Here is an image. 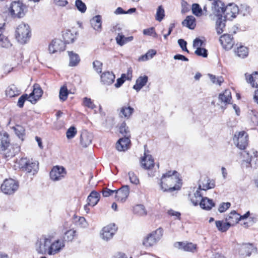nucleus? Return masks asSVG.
<instances>
[{
	"label": "nucleus",
	"mask_w": 258,
	"mask_h": 258,
	"mask_svg": "<svg viewBox=\"0 0 258 258\" xmlns=\"http://www.w3.org/2000/svg\"><path fill=\"white\" fill-rule=\"evenodd\" d=\"M181 180L175 170H170L163 174L158 184L164 192H172L180 189Z\"/></svg>",
	"instance_id": "f257e3e1"
},
{
	"label": "nucleus",
	"mask_w": 258,
	"mask_h": 258,
	"mask_svg": "<svg viewBox=\"0 0 258 258\" xmlns=\"http://www.w3.org/2000/svg\"><path fill=\"white\" fill-rule=\"evenodd\" d=\"M225 8L224 3L220 0H217L213 2L212 10L213 14L217 17L216 22V29L218 34H220L223 32L225 27V19H223V14Z\"/></svg>",
	"instance_id": "f03ea898"
},
{
	"label": "nucleus",
	"mask_w": 258,
	"mask_h": 258,
	"mask_svg": "<svg viewBox=\"0 0 258 258\" xmlns=\"http://www.w3.org/2000/svg\"><path fill=\"white\" fill-rule=\"evenodd\" d=\"M15 36L17 41L21 44L26 43L31 37V30L28 24L22 23L16 29Z\"/></svg>",
	"instance_id": "7ed1b4c3"
},
{
	"label": "nucleus",
	"mask_w": 258,
	"mask_h": 258,
	"mask_svg": "<svg viewBox=\"0 0 258 258\" xmlns=\"http://www.w3.org/2000/svg\"><path fill=\"white\" fill-rule=\"evenodd\" d=\"M19 165L20 168L22 171L33 175L36 174L39 169L38 163L37 161L26 158H21L19 161Z\"/></svg>",
	"instance_id": "20e7f679"
},
{
	"label": "nucleus",
	"mask_w": 258,
	"mask_h": 258,
	"mask_svg": "<svg viewBox=\"0 0 258 258\" xmlns=\"http://www.w3.org/2000/svg\"><path fill=\"white\" fill-rule=\"evenodd\" d=\"M163 230L159 228L148 234L142 242L143 245L146 247H152L157 243L163 236Z\"/></svg>",
	"instance_id": "39448f33"
},
{
	"label": "nucleus",
	"mask_w": 258,
	"mask_h": 258,
	"mask_svg": "<svg viewBox=\"0 0 258 258\" xmlns=\"http://www.w3.org/2000/svg\"><path fill=\"white\" fill-rule=\"evenodd\" d=\"M19 184L17 181L12 178L6 179L1 185L2 191L6 195H13L18 189Z\"/></svg>",
	"instance_id": "423d86ee"
},
{
	"label": "nucleus",
	"mask_w": 258,
	"mask_h": 258,
	"mask_svg": "<svg viewBox=\"0 0 258 258\" xmlns=\"http://www.w3.org/2000/svg\"><path fill=\"white\" fill-rule=\"evenodd\" d=\"M233 141L236 146L240 150H244L248 145V135L244 131L236 133Z\"/></svg>",
	"instance_id": "0eeeda50"
},
{
	"label": "nucleus",
	"mask_w": 258,
	"mask_h": 258,
	"mask_svg": "<svg viewBox=\"0 0 258 258\" xmlns=\"http://www.w3.org/2000/svg\"><path fill=\"white\" fill-rule=\"evenodd\" d=\"M51 239L46 237L41 238L36 243V250L39 253L50 255Z\"/></svg>",
	"instance_id": "6e6552de"
},
{
	"label": "nucleus",
	"mask_w": 258,
	"mask_h": 258,
	"mask_svg": "<svg viewBox=\"0 0 258 258\" xmlns=\"http://www.w3.org/2000/svg\"><path fill=\"white\" fill-rule=\"evenodd\" d=\"M25 6L20 1L14 2L10 7V13L13 18H22L24 16Z\"/></svg>",
	"instance_id": "1a4fd4ad"
},
{
	"label": "nucleus",
	"mask_w": 258,
	"mask_h": 258,
	"mask_svg": "<svg viewBox=\"0 0 258 258\" xmlns=\"http://www.w3.org/2000/svg\"><path fill=\"white\" fill-rule=\"evenodd\" d=\"M121 28L119 25H115L112 29V31L117 34L115 38V40L117 44L120 46H122L126 43L131 41L133 39V36H130L126 37L124 35L120 32Z\"/></svg>",
	"instance_id": "9d476101"
},
{
	"label": "nucleus",
	"mask_w": 258,
	"mask_h": 258,
	"mask_svg": "<svg viewBox=\"0 0 258 258\" xmlns=\"http://www.w3.org/2000/svg\"><path fill=\"white\" fill-rule=\"evenodd\" d=\"M239 13V9L234 4H230L227 5L224 9L223 17L228 20H232L235 18Z\"/></svg>",
	"instance_id": "9b49d317"
},
{
	"label": "nucleus",
	"mask_w": 258,
	"mask_h": 258,
	"mask_svg": "<svg viewBox=\"0 0 258 258\" xmlns=\"http://www.w3.org/2000/svg\"><path fill=\"white\" fill-rule=\"evenodd\" d=\"M117 230L115 224H110L105 226L102 229L100 235L102 239L105 241H108L111 239L115 234Z\"/></svg>",
	"instance_id": "f8f14e48"
},
{
	"label": "nucleus",
	"mask_w": 258,
	"mask_h": 258,
	"mask_svg": "<svg viewBox=\"0 0 258 258\" xmlns=\"http://www.w3.org/2000/svg\"><path fill=\"white\" fill-rule=\"evenodd\" d=\"M66 175V171L65 168L62 166H54L50 172V177L53 181L60 180Z\"/></svg>",
	"instance_id": "ddd939ff"
},
{
	"label": "nucleus",
	"mask_w": 258,
	"mask_h": 258,
	"mask_svg": "<svg viewBox=\"0 0 258 258\" xmlns=\"http://www.w3.org/2000/svg\"><path fill=\"white\" fill-rule=\"evenodd\" d=\"M65 47L64 43L62 40L55 39L51 42L48 49L50 53H54L63 51Z\"/></svg>",
	"instance_id": "4468645a"
},
{
	"label": "nucleus",
	"mask_w": 258,
	"mask_h": 258,
	"mask_svg": "<svg viewBox=\"0 0 258 258\" xmlns=\"http://www.w3.org/2000/svg\"><path fill=\"white\" fill-rule=\"evenodd\" d=\"M219 41L223 47L227 50L231 49L234 44L233 38L230 34H225L222 35L219 39Z\"/></svg>",
	"instance_id": "2eb2a0df"
},
{
	"label": "nucleus",
	"mask_w": 258,
	"mask_h": 258,
	"mask_svg": "<svg viewBox=\"0 0 258 258\" xmlns=\"http://www.w3.org/2000/svg\"><path fill=\"white\" fill-rule=\"evenodd\" d=\"M215 186V181L210 180L207 177H202L199 180V188L200 190L206 191L208 189L213 188Z\"/></svg>",
	"instance_id": "dca6fc26"
},
{
	"label": "nucleus",
	"mask_w": 258,
	"mask_h": 258,
	"mask_svg": "<svg viewBox=\"0 0 258 258\" xmlns=\"http://www.w3.org/2000/svg\"><path fill=\"white\" fill-rule=\"evenodd\" d=\"M115 198L117 201L123 202L125 201L130 193V188L128 185L122 186L118 190H116Z\"/></svg>",
	"instance_id": "f3484780"
},
{
	"label": "nucleus",
	"mask_w": 258,
	"mask_h": 258,
	"mask_svg": "<svg viewBox=\"0 0 258 258\" xmlns=\"http://www.w3.org/2000/svg\"><path fill=\"white\" fill-rule=\"evenodd\" d=\"M33 91L29 95V101L32 103H35L39 99L43 94V91L40 85L38 84H35L33 85Z\"/></svg>",
	"instance_id": "a211bd4d"
},
{
	"label": "nucleus",
	"mask_w": 258,
	"mask_h": 258,
	"mask_svg": "<svg viewBox=\"0 0 258 258\" xmlns=\"http://www.w3.org/2000/svg\"><path fill=\"white\" fill-rule=\"evenodd\" d=\"M64 241L60 239H57L54 242L50 241V255H54L59 252L64 247Z\"/></svg>",
	"instance_id": "6ab92c4d"
},
{
	"label": "nucleus",
	"mask_w": 258,
	"mask_h": 258,
	"mask_svg": "<svg viewBox=\"0 0 258 258\" xmlns=\"http://www.w3.org/2000/svg\"><path fill=\"white\" fill-rule=\"evenodd\" d=\"M174 246L186 251L194 252L197 249V245L191 242H176Z\"/></svg>",
	"instance_id": "aec40b11"
},
{
	"label": "nucleus",
	"mask_w": 258,
	"mask_h": 258,
	"mask_svg": "<svg viewBox=\"0 0 258 258\" xmlns=\"http://www.w3.org/2000/svg\"><path fill=\"white\" fill-rule=\"evenodd\" d=\"M141 166L145 169H150L154 165V161L151 155L147 154L146 152L144 156L141 161Z\"/></svg>",
	"instance_id": "412c9836"
},
{
	"label": "nucleus",
	"mask_w": 258,
	"mask_h": 258,
	"mask_svg": "<svg viewBox=\"0 0 258 258\" xmlns=\"http://www.w3.org/2000/svg\"><path fill=\"white\" fill-rule=\"evenodd\" d=\"M130 142V137H124L118 141L116 148L119 151H124L129 148Z\"/></svg>",
	"instance_id": "4be33fe9"
},
{
	"label": "nucleus",
	"mask_w": 258,
	"mask_h": 258,
	"mask_svg": "<svg viewBox=\"0 0 258 258\" xmlns=\"http://www.w3.org/2000/svg\"><path fill=\"white\" fill-rule=\"evenodd\" d=\"M246 82L250 84L252 87L258 88V72H254L252 74H245Z\"/></svg>",
	"instance_id": "5701e85b"
},
{
	"label": "nucleus",
	"mask_w": 258,
	"mask_h": 258,
	"mask_svg": "<svg viewBox=\"0 0 258 258\" xmlns=\"http://www.w3.org/2000/svg\"><path fill=\"white\" fill-rule=\"evenodd\" d=\"M253 249L251 244H244L241 245L238 249V253L240 255L245 257L249 256Z\"/></svg>",
	"instance_id": "b1692460"
},
{
	"label": "nucleus",
	"mask_w": 258,
	"mask_h": 258,
	"mask_svg": "<svg viewBox=\"0 0 258 258\" xmlns=\"http://www.w3.org/2000/svg\"><path fill=\"white\" fill-rule=\"evenodd\" d=\"M9 136L6 133H0V151H5L10 146Z\"/></svg>",
	"instance_id": "393cba45"
},
{
	"label": "nucleus",
	"mask_w": 258,
	"mask_h": 258,
	"mask_svg": "<svg viewBox=\"0 0 258 258\" xmlns=\"http://www.w3.org/2000/svg\"><path fill=\"white\" fill-rule=\"evenodd\" d=\"M115 75L112 72H106L101 76V82L105 85H109L114 81Z\"/></svg>",
	"instance_id": "a878e982"
},
{
	"label": "nucleus",
	"mask_w": 258,
	"mask_h": 258,
	"mask_svg": "<svg viewBox=\"0 0 258 258\" xmlns=\"http://www.w3.org/2000/svg\"><path fill=\"white\" fill-rule=\"evenodd\" d=\"M134 112V109L130 106H123L120 108L119 115L121 117L128 119Z\"/></svg>",
	"instance_id": "bb28decb"
},
{
	"label": "nucleus",
	"mask_w": 258,
	"mask_h": 258,
	"mask_svg": "<svg viewBox=\"0 0 258 258\" xmlns=\"http://www.w3.org/2000/svg\"><path fill=\"white\" fill-rule=\"evenodd\" d=\"M101 16L96 15L92 18L90 20V23L92 27L96 31L100 32L102 29Z\"/></svg>",
	"instance_id": "cd10ccee"
},
{
	"label": "nucleus",
	"mask_w": 258,
	"mask_h": 258,
	"mask_svg": "<svg viewBox=\"0 0 258 258\" xmlns=\"http://www.w3.org/2000/svg\"><path fill=\"white\" fill-rule=\"evenodd\" d=\"M240 220V215L235 211L231 212L226 218V221L228 222L231 226L237 223Z\"/></svg>",
	"instance_id": "c85d7f7f"
},
{
	"label": "nucleus",
	"mask_w": 258,
	"mask_h": 258,
	"mask_svg": "<svg viewBox=\"0 0 258 258\" xmlns=\"http://www.w3.org/2000/svg\"><path fill=\"white\" fill-rule=\"evenodd\" d=\"M93 137L88 133H83L80 137V143L83 147H87L91 144Z\"/></svg>",
	"instance_id": "c756f323"
},
{
	"label": "nucleus",
	"mask_w": 258,
	"mask_h": 258,
	"mask_svg": "<svg viewBox=\"0 0 258 258\" xmlns=\"http://www.w3.org/2000/svg\"><path fill=\"white\" fill-rule=\"evenodd\" d=\"M99 199L100 194L96 191H92L87 198L88 205L94 206L98 203Z\"/></svg>",
	"instance_id": "7c9ffc66"
},
{
	"label": "nucleus",
	"mask_w": 258,
	"mask_h": 258,
	"mask_svg": "<svg viewBox=\"0 0 258 258\" xmlns=\"http://www.w3.org/2000/svg\"><path fill=\"white\" fill-rule=\"evenodd\" d=\"M21 94V90L14 84L10 85L6 90V94L10 98L17 96Z\"/></svg>",
	"instance_id": "2f4dec72"
},
{
	"label": "nucleus",
	"mask_w": 258,
	"mask_h": 258,
	"mask_svg": "<svg viewBox=\"0 0 258 258\" xmlns=\"http://www.w3.org/2000/svg\"><path fill=\"white\" fill-rule=\"evenodd\" d=\"M231 91L229 89L225 90L223 93H220L219 95V101L225 105L231 103Z\"/></svg>",
	"instance_id": "473e14b6"
},
{
	"label": "nucleus",
	"mask_w": 258,
	"mask_h": 258,
	"mask_svg": "<svg viewBox=\"0 0 258 258\" xmlns=\"http://www.w3.org/2000/svg\"><path fill=\"white\" fill-rule=\"evenodd\" d=\"M148 79V78L147 76L140 77L136 80V84L134 85L133 88L138 92L146 84Z\"/></svg>",
	"instance_id": "72a5a7b5"
},
{
	"label": "nucleus",
	"mask_w": 258,
	"mask_h": 258,
	"mask_svg": "<svg viewBox=\"0 0 258 258\" xmlns=\"http://www.w3.org/2000/svg\"><path fill=\"white\" fill-rule=\"evenodd\" d=\"M200 205L202 209L209 210L215 206V204L212 200L207 197H204L202 199Z\"/></svg>",
	"instance_id": "f704fd0d"
},
{
	"label": "nucleus",
	"mask_w": 258,
	"mask_h": 258,
	"mask_svg": "<svg viewBox=\"0 0 258 258\" xmlns=\"http://www.w3.org/2000/svg\"><path fill=\"white\" fill-rule=\"evenodd\" d=\"M190 200L194 206H197L201 201L203 197L201 190L198 189L192 196L189 195Z\"/></svg>",
	"instance_id": "c9c22d12"
},
{
	"label": "nucleus",
	"mask_w": 258,
	"mask_h": 258,
	"mask_svg": "<svg viewBox=\"0 0 258 258\" xmlns=\"http://www.w3.org/2000/svg\"><path fill=\"white\" fill-rule=\"evenodd\" d=\"M182 24L190 29H194L196 25V19L193 16H188Z\"/></svg>",
	"instance_id": "e433bc0d"
},
{
	"label": "nucleus",
	"mask_w": 258,
	"mask_h": 258,
	"mask_svg": "<svg viewBox=\"0 0 258 258\" xmlns=\"http://www.w3.org/2000/svg\"><path fill=\"white\" fill-rule=\"evenodd\" d=\"M248 48L244 46H240L235 50L236 55L240 58H244L248 55Z\"/></svg>",
	"instance_id": "4c0bfd02"
},
{
	"label": "nucleus",
	"mask_w": 258,
	"mask_h": 258,
	"mask_svg": "<svg viewBox=\"0 0 258 258\" xmlns=\"http://www.w3.org/2000/svg\"><path fill=\"white\" fill-rule=\"evenodd\" d=\"M68 54L70 57L69 66L71 67L76 66L80 61L79 55L73 51H68Z\"/></svg>",
	"instance_id": "58836bf2"
},
{
	"label": "nucleus",
	"mask_w": 258,
	"mask_h": 258,
	"mask_svg": "<svg viewBox=\"0 0 258 258\" xmlns=\"http://www.w3.org/2000/svg\"><path fill=\"white\" fill-rule=\"evenodd\" d=\"M64 43L65 44H69L73 43L76 39V36L71 31L67 30L62 35Z\"/></svg>",
	"instance_id": "ea45409f"
},
{
	"label": "nucleus",
	"mask_w": 258,
	"mask_h": 258,
	"mask_svg": "<svg viewBox=\"0 0 258 258\" xmlns=\"http://www.w3.org/2000/svg\"><path fill=\"white\" fill-rule=\"evenodd\" d=\"M215 224L218 230L222 232H226L231 226L228 222H224L223 221H216Z\"/></svg>",
	"instance_id": "a19ab883"
},
{
	"label": "nucleus",
	"mask_w": 258,
	"mask_h": 258,
	"mask_svg": "<svg viewBox=\"0 0 258 258\" xmlns=\"http://www.w3.org/2000/svg\"><path fill=\"white\" fill-rule=\"evenodd\" d=\"M13 129L19 138L23 141L25 135V130L24 127L17 124L13 126Z\"/></svg>",
	"instance_id": "79ce46f5"
},
{
	"label": "nucleus",
	"mask_w": 258,
	"mask_h": 258,
	"mask_svg": "<svg viewBox=\"0 0 258 258\" xmlns=\"http://www.w3.org/2000/svg\"><path fill=\"white\" fill-rule=\"evenodd\" d=\"M156 54V51L154 49L149 50L145 54L142 55L139 58V61H147L151 59Z\"/></svg>",
	"instance_id": "37998d69"
},
{
	"label": "nucleus",
	"mask_w": 258,
	"mask_h": 258,
	"mask_svg": "<svg viewBox=\"0 0 258 258\" xmlns=\"http://www.w3.org/2000/svg\"><path fill=\"white\" fill-rule=\"evenodd\" d=\"M11 43L8 37L5 35L2 34L0 36V47L3 48H9L11 47Z\"/></svg>",
	"instance_id": "c03bdc74"
},
{
	"label": "nucleus",
	"mask_w": 258,
	"mask_h": 258,
	"mask_svg": "<svg viewBox=\"0 0 258 258\" xmlns=\"http://www.w3.org/2000/svg\"><path fill=\"white\" fill-rule=\"evenodd\" d=\"M134 212L139 216H145L147 214V211L143 205H137L134 208Z\"/></svg>",
	"instance_id": "a18cd8bd"
},
{
	"label": "nucleus",
	"mask_w": 258,
	"mask_h": 258,
	"mask_svg": "<svg viewBox=\"0 0 258 258\" xmlns=\"http://www.w3.org/2000/svg\"><path fill=\"white\" fill-rule=\"evenodd\" d=\"M165 16V12L164 10L162 7V6H160L158 7L157 10L155 19L157 21L159 22H161Z\"/></svg>",
	"instance_id": "49530a36"
},
{
	"label": "nucleus",
	"mask_w": 258,
	"mask_h": 258,
	"mask_svg": "<svg viewBox=\"0 0 258 258\" xmlns=\"http://www.w3.org/2000/svg\"><path fill=\"white\" fill-rule=\"evenodd\" d=\"M119 129L120 133L124 135V137H130L128 127L125 122L121 123Z\"/></svg>",
	"instance_id": "de8ad7c7"
},
{
	"label": "nucleus",
	"mask_w": 258,
	"mask_h": 258,
	"mask_svg": "<svg viewBox=\"0 0 258 258\" xmlns=\"http://www.w3.org/2000/svg\"><path fill=\"white\" fill-rule=\"evenodd\" d=\"M68 96V90L66 86H63L61 87L60 91H59V99L60 100H62L63 101L67 100Z\"/></svg>",
	"instance_id": "09e8293b"
},
{
	"label": "nucleus",
	"mask_w": 258,
	"mask_h": 258,
	"mask_svg": "<svg viewBox=\"0 0 258 258\" xmlns=\"http://www.w3.org/2000/svg\"><path fill=\"white\" fill-rule=\"evenodd\" d=\"M208 76H209L211 81L214 84L221 85V84L224 82V79L222 76L217 77L216 76L212 74H209Z\"/></svg>",
	"instance_id": "8fccbe9b"
},
{
	"label": "nucleus",
	"mask_w": 258,
	"mask_h": 258,
	"mask_svg": "<svg viewBox=\"0 0 258 258\" xmlns=\"http://www.w3.org/2000/svg\"><path fill=\"white\" fill-rule=\"evenodd\" d=\"M75 6L80 12L84 13L86 12L87 9L86 6L81 0H76Z\"/></svg>",
	"instance_id": "3c124183"
},
{
	"label": "nucleus",
	"mask_w": 258,
	"mask_h": 258,
	"mask_svg": "<svg viewBox=\"0 0 258 258\" xmlns=\"http://www.w3.org/2000/svg\"><path fill=\"white\" fill-rule=\"evenodd\" d=\"M130 182L134 184L137 185L139 184L140 180L138 176L133 171H130L128 173Z\"/></svg>",
	"instance_id": "603ef678"
},
{
	"label": "nucleus",
	"mask_w": 258,
	"mask_h": 258,
	"mask_svg": "<svg viewBox=\"0 0 258 258\" xmlns=\"http://www.w3.org/2000/svg\"><path fill=\"white\" fill-rule=\"evenodd\" d=\"M192 12L196 16H201L202 14V10L200 5L198 4H194L192 5Z\"/></svg>",
	"instance_id": "864d4df0"
},
{
	"label": "nucleus",
	"mask_w": 258,
	"mask_h": 258,
	"mask_svg": "<svg viewBox=\"0 0 258 258\" xmlns=\"http://www.w3.org/2000/svg\"><path fill=\"white\" fill-rule=\"evenodd\" d=\"M77 130L75 127H70L66 132L67 138L68 139H71L73 138L77 134Z\"/></svg>",
	"instance_id": "5fc2aeb1"
},
{
	"label": "nucleus",
	"mask_w": 258,
	"mask_h": 258,
	"mask_svg": "<svg viewBox=\"0 0 258 258\" xmlns=\"http://www.w3.org/2000/svg\"><path fill=\"white\" fill-rule=\"evenodd\" d=\"M83 105L92 109L96 107V105L94 104L92 100L90 98H88L87 97L84 98Z\"/></svg>",
	"instance_id": "6e6d98bb"
},
{
	"label": "nucleus",
	"mask_w": 258,
	"mask_h": 258,
	"mask_svg": "<svg viewBox=\"0 0 258 258\" xmlns=\"http://www.w3.org/2000/svg\"><path fill=\"white\" fill-rule=\"evenodd\" d=\"M195 53L203 57H207L208 56L207 50L204 48H198L195 51Z\"/></svg>",
	"instance_id": "4d7b16f0"
},
{
	"label": "nucleus",
	"mask_w": 258,
	"mask_h": 258,
	"mask_svg": "<svg viewBox=\"0 0 258 258\" xmlns=\"http://www.w3.org/2000/svg\"><path fill=\"white\" fill-rule=\"evenodd\" d=\"M75 233H76V231L74 230L71 229V230H68L65 233L64 239H66V240H67L68 241H72L74 237Z\"/></svg>",
	"instance_id": "13d9d810"
},
{
	"label": "nucleus",
	"mask_w": 258,
	"mask_h": 258,
	"mask_svg": "<svg viewBox=\"0 0 258 258\" xmlns=\"http://www.w3.org/2000/svg\"><path fill=\"white\" fill-rule=\"evenodd\" d=\"M27 99L29 100V96H28L27 94H26L22 95L18 99V104H17L18 106L20 108L23 107L24 106L25 101Z\"/></svg>",
	"instance_id": "bf43d9fd"
},
{
	"label": "nucleus",
	"mask_w": 258,
	"mask_h": 258,
	"mask_svg": "<svg viewBox=\"0 0 258 258\" xmlns=\"http://www.w3.org/2000/svg\"><path fill=\"white\" fill-rule=\"evenodd\" d=\"M93 68L98 73H100L102 72V63L99 60H95L93 62Z\"/></svg>",
	"instance_id": "052dcab7"
},
{
	"label": "nucleus",
	"mask_w": 258,
	"mask_h": 258,
	"mask_svg": "<svg viewBox=\"0 0 258 258\" xmlns=\"http://www.w3.org/2000/svg\"><path fill=\"white\" fill-rule=\"evenodd\" d=\"M126 78V74H123L120 78H118L116 80V83L114 84L116 88L120 87L125 81Z\"/></svg>",
	"instance_id": "680f3d73"
},
{
	"label": "nucleus",
	"mask_w": 258,
	"mask_h": 258,
	"mask_svg": "<svg viewBox=\"0 0 258 258\" xmlns=\"http://www.w3.org/2000/svg\"><path fill=\"white\" fill-rule=\"evenodd\" d=\"M178 44L183 51H185L189 53V51L186 47L187 42L184 39H179L178 40Z\"/></svg>",
	"instance_id": "e2e57ef3"
},
{
	"label": "nucleus",
	"mask_w": 258,
	"mask_h": 258,
	"mask_svg": "<svg viewBox=\"0 0 258 258\" xmlns=\"http://www.w3.org/2000/svg\"><path fill=\"white\" fill-rule=\"evenodd\" d=\"M231 206V204L229 202L222 203L219 206L218 211L220 213L224 212L227 210Z\"/></svg>",
	"instance_id": "0e129e2a"
},
{
	"label": "nucleus",
	"mask_w": 258,
	"mask_h": 258,
	"mask_svg": "<svg viewBox=\"0 0 258 258\" xmlns=\"http://www.w3.org/2000/svg\"><path fill=\"white\" fill-rule=\"evenodd\" d=\"M181 13H185L188 12L190 10V7L187 3L185 1H182L181 2Z\"/></svg>",
	"instance_id": "69168bd1"
},
{
	"label": "nucleus",
	"mask_w": 258,
	"mask_h": 258,
	"mask_svg": "<svg viewBox=\"0 0 258 258\" xmlns=\"http://www.w3.org/2000/svg\"><path fill=\"white\" fill-rule=\"evenodd\" d=\"M116 190H111L108 188H104L102 190V195L104 197H108L115 192Z\"/></svg>",
	"instance_id": "338daca9"
},
{
	"label": "nucleus",
	"mask_w": 258,
	"mask_h": 258,
	"mask_svg": "<svg viewBox=\"0 0 258 258\" xmlns=\"http://www.w3.org/2000/svg\"><path fill=\"white\" fill-rule=\"evenodd\" d=\"M203 41L199 39V38H196L193 41V47L194 48H202L201 46L203 45Z\"/></svg>",
	"instance_id": "774afa93"
}]
</instances>
